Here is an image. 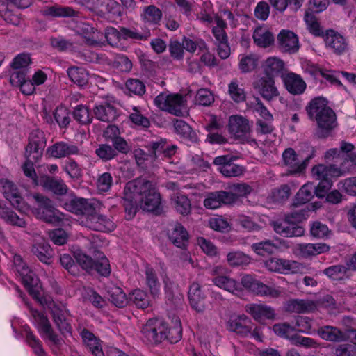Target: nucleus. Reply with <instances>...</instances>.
<instances>
[{"label":"nucleus","instance_id":"nucleus-1","mask_svg":"<svg viewBox=\"0 0 356 356\" xmlns=\"http://www.w3.org/2000/svg\"><path fill=\"white\" fill-rule=\"evenodd\" d=\"M13 263V270L21 280L30 295L44 308L51 311L54 322L62 333H70L71 327L65 318L63 311L49 296L44 293L40 280L24 262L21 256L15 254Z\"/></svg>","mask_w":356,"mask_h":356},{"label":"nucleus","instance_id":"nucleus-2","mask_svg":"<svg viewBox=\"0 0 356 356\" xmlns=\"http://www.w3.org/2000/svg\"><path fill=\"white\" fill-rule=\"evenodd\" d=\"M0 191L14 207L22 213L31 211L37 218L54 224L63 220V214L53 207L50 200L41 195L30 196L29 200L34 204L31 207L23 201L17 187L8 179H0Z\"/></svg>","mask_w":356,"mask_h":356},{"label":"nucleus","instance_id":"nucleus-3","mask_svg":"<svg viewBox=\"0 0 356 356\" xmlns=\"http://www.w3.org/2000/svg\"><path fill=\"white\" fill-rule=\"evenodd\" d=\"M124 206L129 218H132L140 208L154 211L161 204V197L152 184L143 179L128 182L124 189Z\"/></svg>","mask_w":356,"mask_h":356},{"label":"nucleus","instance_id":"nucleus-4","mask_svg":"<svg viewBox=\"0 0 356 356\" xmlns=\"http://www.w3.org/2000/svg\"><path fill=\"white\" fill-rule=\"evenodd\" d=\"M172 323V325L168 327L162 319H149L143 327L142 334L147 341L152 343H160L166 339L171 343L177 342L181 338V321L175 317Z\"/></svg>","mask_w":356,"mask_h":356},{"label":"nucleus","instance_id":"nucleus-5","mask_svg":"<svg viewBox=\"0 0 356 356\" xmlns=\"http://www.w3.org/2000/svg\"><path fill=\"white\" fill-rule=\"evenodd\" d=\"M87 200L83 198H73L70 204H65L64 207L73 213H82L80 218V223L89 229L100 232H111L115 229L113 221L105 216L94 213L85 215L86 211Z\"/></svg>","mask_w":356,"mask_h":356},{"label":"nucleus","instance_id":"nucleus-6","mask_svg":"<svg viewBox=\"0 0 356 356\" xmlns=\"http://www.w3.org/2000/svg\"><path fill=\"white\" fill-rule=\"evenodd\" d=\"M350 168L346 166V162L341 167H337L336 165L329 166L323 164H318L312 169V177L319 180V183L314 188V193L318 198H325L333 186L331 178H337L345 175L350 172Z\"/></svg>","mask_w":356,"mask_h":356},{"label":"nucleus","instance_id":"nucleus-7","mask_svg":"<svg viewBox=\"0 0 356 356\" xmlns=\"http://www.w3.org/2000/svg\"><path fill=\"white\" fill-rule=\"evenodd\" d=\"M46 146V139L44 133L40 130L31 132L29 137V143L26 148L25 156L26 161L22 165L24 174L38 185L36 172L33 167V163L37 162L42 156Z\"/></svg>","mask_w":356,"mask_h":356},{"label":"nucleus","instance_id":"nucleus-8","mask_svg":"<svg viewBox=\"0 0 356 356\" xmlns=\"http://www.w3.org/2000/svg\"><path fill=\"white\" fill-rule=\"evenodd\" d=\"M307 111L310 118L316 120L322 136H324L337 126L335 113L327 106L325 98L319 97L312 99Z\"/></svg>","mask_w":356,"mask_h":356},{"label":"nucleus","instance_id":"nucleus-9","mask_svg":"<svg viewBox=\"0 0 356 356\" xmlns=\"http://www.w3.org/2000/svg\"><path fill=\"white\" fill-rule=\"evenodd\" d=\"M308 218L307 212L304 209L292 211L285 218L273 223L274 231L284 237H301L305 230L298 222Z\"/></svg>","mask_w":356,"mask_h":356},{"label":"nucleus","instance_id":"nucleus-10","mask_svg":"<svg viewBox=\"0 0 356 356\" xmlns=\"http://www.w3.org/2000/svg\"><path fill=\"white\" fill-rule=\"evenodd\" d=\"M313 156L312 151L306 153L301 150L296 151L292 148H288L282 153V160L289 174L302 175Z\"/></svg>","mask_w":356,"mask_h":356},{"label":"nucleus","instance_id":"nucleus-11","mask_svg":"<svg viewBox=\"0 0 356 356\" xmlns=\"http://www.w3.org/2000/svg\"><path fill=\"white\" fill-rule=\"evenodd\" d=\"M154 104L161 110L177 116L188 113L186 99L179 94H160L154 99Z\"/></svg>","mask_w":356,"mask_h":356},{"label":"nucleus","instance_id":"nucleus-12","mask_svg":"<svg viewBox=\"0 0 356 356\" xmlns=\"http://www.w3.org/2000/svg\"><path fill=\"white\" fill-rule=\"evenodd\" d=\"M48 79L46 70H37L31 76V79L26 80L25 75L21 72H15L11 75L10 81L20 87L22 92L26 95H32L37 86L44 84Z\"/></svg>","mask_w":356,"mask_h":356},{"label":"nucleus","instance_id":"nucleus-13","mask_svg":"<svg viewBox=\"0 0 356 356\" xmlns=\"http://www.w3.org/2000/svg\"><path fill=\"white\" fill-rule=\"evenodd\" d=\"M340 158H342L343 161L339 167H341L342 164L346 162V166L350 168V171L353 169L356 166L355 146L351 143L342 141L340 143L339 149L331 148L324 154V159L327 162L334 161Z\"/></svg>","mask_w":356,"mask_h":356},{"label":"nucleus","instance_id":"nucleus-14","mask_svg":"<svg viewBox=\"0 0 356 356\" xmlns=\"http://www.w3.org/2000/svg\"><path fill=\"white\" fill-rule=\"evenodd\" d=\"M241 287L260 296L278 297L281 294L280 288L266 285L250 274L243 275L239 282Z\"/></svg>","mask_w":356,"mask_h":356},{"label":"nucleus","instance_id":"nucleus-15","mask_svg":"<svg viewBox=\"0 0 356 356\" xmlns=\"http://www.w3.org/2000/svg\"><path fill=\"white\" fill-rule=\"evenodd\" d=\"M266 268L273 273L283 275L296 274L303 272L304 265L294 260L270 257L264 261Z\"/></svg>","mask_w":356,"mask_h":356},{"label":"nucleus","instance_id":"nucleus-16","mask_svg":"<svg viewBox=\"0 0 356 356\" xmlns=\"http://www.w3.org/2000/svg\"><path fill=\"white\" fill-rule=\"evenodd\" d=\"M74 256L76 261L88 271L97 270L102 275H108L111 272L108 261L104 257H99L100 260L95 262L92 259L84 254L81 250L74 251Z\"/></svg>","mask_w":356,"mask_h":356},{"label":"nucleus","instance_id":"nucleus-17","mask_svg":"<svg viewBox=\"0 0 356 356\" xmlns=\"http://www.w3.org/2000/svg\"><path fill=\"white\" fill-rule=\"evenodd\" d=\"M27 306L30 310L32 321L37 327L41 337L54 344H58L60 340L54 333L47 317L42 313L33 309L28 304Z\"/></svg>","mask_w":356,"mask_h":356},{"label":"nucleus","instance_id":"nucleus-18","mask_svg":"<svg viewBox=\"0 0 356 356\" xmlns=\"http://www.w3.org/2000/svg\"><path fill=\"white\" fill-rule=\"evenodd\" d=\"M222 269L223 267L221 266H216L212 268L211 273L213 276L212 279L213 284L234 295L241 293L242 288L236 280L230 276L220 274Z\"/></svg>","mask_w":356,"mask_h":356},{"label":"nucleus","instance_id":"nucleus-19","mask_svg":"<svg viewBox=\"0 0 356 356\" xmlns=\"http://www.w3.org/2000/svg\"><path fill=\"white\" fill-rule=\"evenodd\" d=\"M252 86L262 98L266 101L273 100L280 95L275 81L271 76L258 77L254 81Z\"/></svg>","mask_w":356,"mask_h":356},{"label":"nucleus","instance_id":"nucleus-20","mask_svg":"<svg viewBox=\"0 0 356 356\" xmlns=\"http://www.w3.org/2000/svg\"><path fill=\"white\" fill-rule=\"evenodd\" d=\"M330 248L325 243H298L293 249V253L298 257L311 259L321 254L327 252Z\"/></svg>","mask_w":356,"mask_h":356},{"label":"nucleus","instance_id":"nucleus-21","mask_svg":"<svg viewBox=\"0 0 356 356\" xmlns=\"http://www.w3.org/2000/svg\"><path fill=\"white\" fill-rule=\"evenodd\" d=\"M234 158L229 155L219 156L214 159L213 163L218 166V170L225 177H237L243 174V168L234 164Z\"/></svg>","mask_w":356,"mask_h":356},{"label":"nucleus","instance_id":"nucleus-22","mask_svg":"<svg viewBox=\"0 0 356 356\" xmlns=\"http://www.w3.org/2000/svg\"><path fill=\"white\" fill-rule=\"evenodd\" d=\"M277 40L279 48L284 52L293 54L300 48L298 37L292 31L282 29L277 35Z\"/></svg>","mask_w":356,"mask_h":356},{"label":"nucleus","instance_id":"nucleus-23","mask_svg":"<svg viewBox=\"0 0 356 356\" xmlns=\"http://www.w3.org/2000/svg\"><path fill=\"white\" fill-rule=\"evenodd\" d=\"M235 195L223 191L209 193L206 195L203 204L207 209H217L224 204L233 202Z\"/></svg>","mask_w":356,"mask_h":356},{"label":"nucleus","instance_id":"nucleus-24","mask_svg":"<svg viewBox=\"0 0 356 356\" xmlns=\"http://www.w3.org/2000/svg\"><path fill=\"white\" fill-rule=\"evenodd\" d=\"M323 38L327 49L335 54H341L347 49V42L344 37L334 30H327Z\"/></svg>","mask_w":356,"mask_h":356},{"label":"nucleus","instance_id":"nucleus-25","mask_svg":"<svg viewBox=\"0 0 356 356\" xmlns=\"http://www.w3.org/2000/svg\"><path fill=\"white\" fill-rule=\"evenodd\" d=\"M282 79L286 90L292 95H301L307 88V84L302 78L293 72L282 74Z\"/></svg>","mask_w":356,"mask_h":356},{"label":"nucleus","instance_id":"nucleus-26","mask_svg":"<svg viewBox=\"0 0 356 356\" xmlns=\"http://www.w3.org/2000/svg\"><path fill=\"white\" fill-rule=\"evenodd\" d=\"M245 311L259 322L273 319L275 316L272 307L262 304H249L246 305Z\"/></svg>","mask_w":356,"mask_h":356},{"label":"nucleus","instance_id":"nucleus-27","mask_svg":"<svg viewBox=\"0 0 356 356\" xmlns=\"http://www.w3.org/2000/svg\"><path fill=\"white\" fill-rule=\"evenodd\" d=\"M205 296L201 290V286L197 282L191 284L188 290V299L191 307L197 312H202L205 309Z\"/></svg>","mask_w":356,"mask_h":356},{"label":"nucleus","instance_id":"nucleus-28","mask_svg":"<svg viewBox=\"0 0 356 356\" xmlns=\"http://www.w3.org/2000/svg\"><path fill=\"white\" fill-rule=\"evenodd\" d=\"M249 122L241 115L231 116L229 121V131L236 138L245 136L250 131Z\"/></svg>","mask_w":356,"mask_h":356},{"label":"nucleus","instance_id":"nucleus-29","mask_svg":"<svg viewBox=\"0 0 356 356\" xmlns=\"http://www.w3.org/2000/svg\"><path fill=\"white\" fill-rule=\"evenodd\" d=\"M254 43L259 47L266 48L271 46L275 41V38L268 27L260 26L257 27L252 35Z\"/></svg>","mask_w":356,"mask_h":356},{"label":"nucleus","instance_id":"nucleus-30","mask_svg":"<svg viewBox=\"0 0 356 356\" xmlns=\"http://www.w3.org/2000/svg\"><path fill=\"white\" fill-rule=\"evenodd\" d=\"M78 152L79 149L76 146L60 142L49 147L47 150V155L51 157L59 159L70 154H77Z\"/></svg>","mask_w":356,"mask_h":356},{"label":"nucleus","instance_id":"nucleus-31","mask_svg":"<svg viewBox=\"0 0 356 356\" xmlns=\"http://www.w3.org/2000/svg\"><path fill=\"white\" fill-rule=\"evenodd\" d=\"M168 236L172 243L178 248H184L188 241V234L181 224H175L169 230Z\"/></svg>","mask_w":356,"mask_h":356},{"label":"nucleus","instance_id":"nucleus-32","mask_svg":"<svg viewBox=\"0 0 356 356\" xmlns=\"http://www.w3.org/2000/svg\"><path fill=\"white\" fill-rule=\"evenodd\" d=\"M248 323H250V320L244 314L232 316L227 323V328L230 331L246 336L250 333Z\"/></svg>","mask_w":356,"mask_h":356},{"label":"nucleus","instance_id":"nucleus-33","mask_svg":"<svg viewBox=\"0 0 356 356\" xmlns=\"http://www.w3.org/2000/svg\"><path fill=\"white\" fill-rule=\"evenodd\" d=\"M32 251L35 255L45 264H49L52 255L50 245L43 238H38L33 246Z\"/></svg>","mask_w":356,"mask_h":356},{"label":"nucleus","instance_id":"nucleus-34","mask_svg":"<svg viewBox=\"0 0 356 356\" xmlns=\"http://www.w3.org/2000/svg\"><path fill=\"white\" fill-rule=\"evenodd\" d=\"M81 335L84 344L88 348L92 355L95 356H104L101 341L92 333L83 330Z\"/></svg>","mask_w":356,"mask_h":356},{"label":"nucleus","instance_id":"nucleus-35","mask_svg":"<svg viewBox=\"0 0 356 356\" xmlns=\"http://www.w3.org/2000/svg\"><path fill=\"white\" fill-rule=\"evenodd\" d=\"M259 57L255 54H242L238 56V68L243 73L252 72L259 64Z\"/></svg>","mask_w":356,"mask_h":356},{"label":"nucleus","instance_id":"nucleus-36","mask_svg":"<svg viewBox=\"0 0 356 356\" xmlns=\"http://www.w3.org/2000/svg\"><path fill=\"white\" fill-rule=\"evenodd\" d=\"M94 113L97 119L104 122L111 121L116 116L114 106L107 102L97 104L95 108Z\"/></svg>","mask_w":356,"mask_h":356},{"label":"nucleus","instance_id":"nucleus-37","mask_svg":"<svg viewBox=\"0 0 356 356\" xmlns=\"http://www.w3.org/2000/svg\"><path fill=\"white\" fill-rule=\"evenodd\" d=\"M262 68L266 76H270L281 72L284 68V63L278 57L271 56L264 61Z\"/></svg>","mask_w":356,"mask_h":356},{"label":"nucleus","instance_id":"nucleus-38","mask_svg":"<svg viewBox=\"0 0 356 356\" xmlns=\"http://www.w3.org/2000/svg\"><path fill=\"white\" fill-rule=\"evenodd\" d=\"M141 17L147 25H156L162 17L161 10L155 6H149L143 8Z\"/></svg>","mask_w":356,"mask_h":356},{"label":"nucleus","instance_id":"nucleus-39","mask_svg":"<svg viewBox=\"0 0 356 356\" xmlns=\"http://www.w3.org/2000/svg\"><path fill=\"white\" fill-rule=\"evenodd\" d=\"M318 334L323 339L330 341H341L346 339V333H343L332 326L321 327L318 331Z\"/></svg>","mask_w":356,"mask_h":356},{"label":"nucleus","instance_id":"nucleus-40","mask_svg":"<svg viewBox=\"0 0 356 356\" xmlns=\"http://www.w3.org/2000/svg\"><path fill=\"white\" fill-rule=\"evenodd\" d=\"M145 284L152 296L156 297L159 295L161 284L154 269L149 266L145 268Z\"/></svg>","mask_w":356,"mask_h":356},{"label":"nucleus","instance_id":"nucleus-41","mask_svg":"<svg viewBox=\"0 0 356 356\" xmlns=\"http://www.w3.org/2000/svg\"><path fill=\"white\" fill-rule=\"evenodd\" d=\"M129 302L142 309H147L151 305V301L147 292L139 289L134 290L129 294Z\"/></svg>","mask_w":356,"mask_h":356},{"label":"nucleus","instance_id":"nucleus-42","mask_svg":"<svg viewBox=\"0 0 356 356\" xmlns=\"http://www.w3.org/2000/svg\"><path fill=\"white\" fill-rule=\"evenodd\" d=\"M314 186L312 183L307 182L304 184L298 191L293 201V205L296 207L309 202L314 197Z\"/></svg>","mask_w":356,"mask_h":356},{"label":"nucleus","instance_id":"nucleus-43","mask_svg":"<svg viewBox=\"0 0 356 356\" xmlns=\"http://www.w3.org/2000/svg\"><path fill=\"white\" fill-rule=\"evenodd\" d=\"M151 149L154 156L162 154L165 157H170L175 154L176 146L169 145L165 140L160 139L151 144Z\"/></svg>","mask_w":356,"mask_h":356},{"label":"nucleus","instance_id":"nucleus-44","mask_svg":"<svg viewBox=\"0 0 356 356\" xmlns=\"http://www.w3.org/2000/svg\"><path fill=\"white\" fill-rule=\"evenodd\" d=\"M0 218L6 223L13 226L24 227L26 225V221L18 216L13 211L1 206H0Z\"/></svg>","mask_w":356,"mask_h":356},{"label":"nucleus","instance_id":"nucleus-45","mask_svg":"<svg viewBox=\"0 0 356 356\" xmlns=\"http://www.w3.org/2000/svg\"><path fill=\"white\" fill-rule=\"evenodd\" d=\"M13 5L9 3L6 0L0 1V15L3 19L9 24L18 25L20 23V19L18 15L15 13L12 9Z\"/></svg>","mask_w":356,"mask_h":356},{"label":"nucleus","instance_id":"nucleus-46","mask_svg":"<svg viewBox=\"0 0 356 356\" xmlns=\"http://www.w3.org/2000/svg\"><path fill=\"white\" fill-rule=\"evenodd\" d=\"M227 261L232 267H245L251 262V258L240 251L230 252L227 255Z\"/></svg>","mask_w":356,"mask_h":356},{"label":"nucleus","instance_id":"nucleus-47","mask_svg":"<svg viewBox=\"0 0 356 356\" xmlns=\"http://www.w3.org/2000/svg\"><path fill=\"white\" fill-rule=\"evenodd\" d=\"M315 307L312 300H291L287 302L286 309L289 312L303 313L312 311Z\"/></svg>","mask_w":356,"mask_h":356},{"label":"nucleus","instance_id":"nucleus-48","mask_svg":"<svg viewBox=\"0 0 356 356\" xmlns=\"http://www.w3.org/2000/svg\"><path fill=\"white\" fill-rule=\"evenodd\" d=\"M174 209L180 214L187 216L191 210V204L189 199L184 195L177 194L172 198Z\"/></svg>","mask_w":356,"mask_h":356},{"label":"nucleus","instance_id":"nucleus-49","mask_svg":"<svg viewBox=\"0 0 356 356\" xmlns=\"http://www.w3.org/2000/svg\"><path fill=\"white\" fill-rule=\"evenodd\" d=\"M67 74L74 83L81 86L86 85L90 77L87 71L82 67H70Z\"/></svg>","mask_w":356,"mask_h":356},{"label":"nucleus","instance_id":"nucleus-50","mask_svg":"<svg viewBox=\"0 0 356 356\" xmlns=\"http://www.w3.org/2000/svg\"><path fill=\"white\" fill-rule=\"evenodd\" d=\"M24 332L26 334V342L33 349L36 356H46V353L42 346L40 341L33 334L30 328L24 325L23 326Z\"/></svg>","mask_w":356,"mask_h":356},{"label":"nucleus","instance_id":"nucleus-51","mask_svg":"<svg viewBox=\"0 0 356 356\" xmlns=\"http://www.w3.org/2000/svg\"><path fill=\"white\" fill-rule=\"evenodd\" d=\"M111 302L118 307H124L129 302V298L122 289L118 286H113L108 291Z\"/></svg>","mask_w":356,"mask_h":356},{"label":"nucleus","instance_id":"nucleus-52","mask_svg":"<svg viewBox=\"0 0 356 356\" xmlns=\"http://www.w3.org/2000/svg\"><path fill=\"white\" fill-rule=\"evenodd\" d=\"M42 13L45 16L51 17H66L73 16L74 11L69 7L54 6L44 8Z\"/></svg>","mask_w":356,"mask_h":356},{"label":"nucleus","instance_id":"nucleus-53","mask_svg":"<svg viewBox=\"0 0 356 356\" xmlns=\"http://www.w3.org/2000/svg\"><path fill=\"white\" fill-rule=\"evenodd\" d=\"M309 233L312 237L318 239L327 238L331 234L328 227L319 221L310 223Z\"/></svg>","mask_w":356,"mask_h":356},{"label":"nucleus","instance_id":"nucleus-54","mask_svg":"<svg viewBox=\"0 0 356 356\" xmlns=\"http://www.w3.org/2000/svg\"><path fill=\"white\" fill-rule=\"evenodd\" d=\"M228 94L235 102L239 103L245 100L246 94L244 89L236 79L232 80L228 85Z\"/></svg>","mask_w":356,"mask_h":356},{"label":"nucleus","instance_id":"nucleus-55","mask_svg":"<svg viewBox=\"0 0 356 356\" xmlns=\"http://www.w3.org/2000/svg\"><path fill=\"white\" fill-rule=\"evenodd\" d=\"M45 188L51 190L55 194H65L67 188L62 180H56L49 177H46L42 183H41Z\"/></svg>","mask_w":356,"mask_h":356},{"label":"nucleus","instance_id":"nucleus-56","mask_svg":"<svg viewBox=\"0 0 356 356\" xmlns=\"http://www.w3.org/2000/svg\"><path fill=\"white\" fill-rule=\"evenodd\" d=\"M209 225L212 229L220 232H227L232 229L231 223L220 216L211 218L209 220Z\"/></svg>","mask_w":356,"mask_h":356},{"label":"nucleus","instance_id":"nucleus-57","mask_svg":"<svg viewBox=\"0 0 356 356\" xmlns=\"http://www.w3.org/2000/svg\"><path fill=\"white\" fill-rule=\"evenodd\" d=\"M309 72L310 74L316 76L321 75L332 83L341 85V83L337 79L335 73L332 71L323 69L318 65H312L309 69Z\"/></svg>","mask_w":356,"mask_h":356},{"label":"nucleus","instance_id":"nucleus-58","mask_svg":"<svg viewBox=\"0 0 356 356\" xmlns=\"http://www.w3.org/2000/svg\"><path fill=\"white\" fill-rule=\"evenodd\" d=\"M304 19L307 29L312 34L315 36H323L324 33H323L322 29L316 17L312 13L307 11L305 14Z\"/></svg>","mask_w":356,"mask_h":356},{"label":"nucleus","instance_id":"nucleus-59","mask_svg":"<svg viewBox=\"0 0 356 356\" xmlns=\"http://www.w3.org/2000/svg\"><path fill=\"white\" fill-rule=\"evenodd\" d=\"M278 248V246L269 241H263L252 245V249L259 255L272 254Z\"/></svg>","mask_w":356,"mask_h":356},{"label":"nucleus","instance_id":"nucleus-60","mask_svg":"<svg viewBox=\"0 0 356 356\" xmlns=\"http://www.w3.org/2000/svg\"><path fill=\"white\" fill-rule=\"evenodd\" d=\"M81 294L85 300L90 301L96 307H102L104 305V299L90 288L83 287Z\"/></svg>","mask_w":356,"mask_h":356},{"label":"nucleus","instance_id":"nucleus-61","mask_svg":"<svg viewBox=\"0 0 356 356\" xmlns=\"http://www.w3.org/2000/svg\"><path fill=\"white\" fill-rule=\"evenodd\" d=\"M337 187L350 195H356V177L339 181L337 184Z\"/></svg>","mask_w":356,"mask_h":356},{"label":"nucleus","instance_id":"nucleus-62","mask_svg":"<svg viewBox=\"0 0 356 356\" xmlns=\"http://www.w3.org/2000/svg\"><path fill=\"white\" fill-rule=\"evenodd\" d=\"M213 26V33L216 42L227 39L224 30L226 26V24L222 19L220 17H215V24Z\"/></svg>","mask_w":356,"mask_h":356},{"label":"nucleus","instance_id":"nucleus-63","mask_svg":"<svg viewBox=\"0 0 356 356\" xmlns=\"http://www.w3.org/2000/svg\"><path fill=\"white\" fill-rule=\"evenodd\" d=\"M176 132L184 138H193L194 133L190 126L181 120H177L174 123Z\"/></svg>","mask_w":356,"mask_h":356},{"label":"nucleus","instance_id":"nucleus-64","mask_svg":"<svg viewBox=\"0 0 356 356\" xmlns=\"http://www.w3.org/2000/svg\"><path fill=\"white\" fill-rule=\"evenodd\" d=\"M273 330L277 336L288 339L293 334L295 329L287 323H277L273 325Z\"/></svg>","mask_w":356,"mask_h":356}]
</instances>
